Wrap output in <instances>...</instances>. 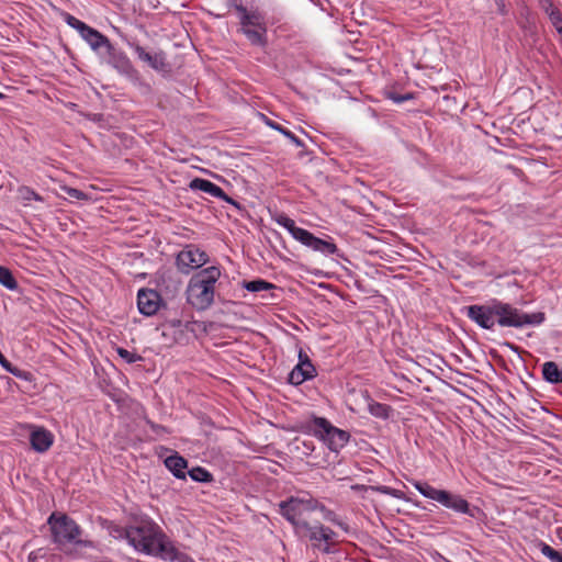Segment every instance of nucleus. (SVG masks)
Segmentation results:
<instances>
[{
  "label": "nucleus",
  "mask_w": 562,
  "mask_h": 562,
  "mask_svg": "<svg viewBox=\"0 0 562 562\" xmlns=\"http://www.w3.org/2000/svg\"><path fill=\"white\" fill-rule=\"evenodd\" d=\"M299 363L311 361L308 356L303 350H300L299 352Z\"/></svg>",
  "instance_id": "nucleus-45"
},
{
  "label": "nucleus",
  "mask_w": 562,
  "mask_h": 562,
  "mask_svg": "<svg viewBox=\"0 0 562 562\" xmlns=\"http://www.w3.org/2000/svg\"><path fill=\"white\" fill-rule=\"evenodd\" d=\"M273 221H276L279 225L283 226L288 229L291 236L300 241L302 245L313 249L314 251H318L323 255H334L338 251L337 246L322 238L316 237L311 232L297 227L295 222L290 218L288 215L283 213H278L272 216Z\"/></svg>",
  "instance_id": "nucleus-6"
},
{
  "label": "nucleus",
  "mask_w": 562,
  "mask_h": 562,
  "mask_svg": "<svg viewBox=\"0 0 562 562\" xmlns=\"http://www.w3.org/2000/svg\"><path fill=\"white\" fill-rule=\"evenodd\" d=\"M414 487L426 498L432 499L441 504L448 509L456 513L468 515L476 518L481 509L471 506L470 503L459 494L451 493L446 490H438L426 482L416 481Z\"/></svg>",
  "instance_id": "nucleus-5"
},
{
  "label": "nucleus",
  "mask_w": 562,
  "mask_h": 562,
  "mask_svg": "<svg viewBox=\"0 0 562 562\" xmlns=\"http://www.w3.org/2000/svg\"><path fill=\"white\" fill-rule=\"evenodd\" d=\"M60 557L44 548L34 550L29 555V562H59Z\"/></svg>",
  "instance_id": "nucleus-22"
},
{
  "label": "nucleus",
  "mask_w": 562,
  "mask_h": 562,
  "mask_svg": "<svg viewBox=\"0 0 562 562\" xmlns=\"http://www.w3.org/2000/svg\"><path fill=\"white\" fill-rule=\"evenodd\" d=\"M30 442L35 451L45 452L52 447L54 436L47 429L38 427L31 432Z\"/></svg>",
  "instance_id": "nucleus-16"
},
{
  "label": "nucleus",
  "mask_w": 562,
  "mask_h": 562,
  "mask_svg": "<svg viewBox=\"0 0 562 562\" xmlns=\"http://www.w3.org/2000/svg\"><path fill=\"white\" fill-rule=\"evenodd\" d=\"M146 423L156 434L167 432V428L161 425L155 424L151 420H146Z\"/></svg>",
  "instance_id": "nucleus-40"
},
{
  "label": "nucleus",
  "mask_w": 562,
  "mask_h": 562,
  "mask_svg": "<svg viewBox=\"0 0 562 562\" xmlns=\"http://www.w3.org/2000/svg\"><path fill=\"white\" fill-rule=\"evenodd\" d=\"M315 374V368L312 361L297 363L290 372L288 381L293 385H300L304 381L310 380Z\"/></svg>",
  "instance_id": "nucleus-17"
},
{
  "label": "nucleus",
  "mask_w": 562,
  "mask_h": 562,
  "mask_svg": "<svg viewBox=\"0 0 562 562\" xmlns=\"http://www.w3.org/2000/svg\"><path fill=\"white\" fill-rule=\"evenodd\" d=\"M72 29H76L81 35L89 29V25L77 19Z\"/></svg>",
  "instance_id": "nucleus-41"
},
{
  "label": "nucleus",
  "mask_w": 562,
  "mask_h": 562,
  "mask_svg": "<svg viewBox=\"0 0 562 562\" xmlns=\"http://www.w3.org/2000/svg\"><path fill=\"white\" fill-rule=\"evenodd\" d=\"M266 124L268 126H270L271 128L280 132L281 134H283L286 138H289L295 146L297 147H303L304 146V143L299 138L296 137L291 131L284 128L282 125H280L279 123L274 122V121H271L269 119L266 117Z\"/></svg>",
  "instance_id": "nucleus-25"
},
{
  "label": "nucleus",
  "mask_w": 562,
  "mask_h": 562,
  "mask_svg": "<svg viewBox=\"0 0 562 562\" xmlns=\"http://www.w3.org/2000/svg\"><path fill=\"white\" fill-rule=\"evenodd\" d=\"M368 409L372 416L382 418V419H387L391 416V413L393 411L390 405L382 404V403L374 402V401H371L368 404Z\"/></svg>",
  "instance_id": "nucleus-24"
},
{
  "label": "nucleus",
  "mask_w": 562,
  "mask_h": 562,
  "mask_svg": "<svg viewBox=\"0 0 562 562\" xmlns=\"http://www.w3.org/2000/svg\"><path fill=\"white\" fill-rule=\"evenodd\" d=\"M47 524L49 525L52 541L66 555L74 560L95 559L93 554L97 551L94 542L81 538L83 531L72 518L66 514L53 513L48 517Z\"/></svg>",
  "instance_id": "nucleus-2"
},
{
  "label": "nucleus",
  "mask_w": 562,
  "mask_h": 562,
  "mask_svg": "<svg viewBox=\"0 0 562 562\" xmlns=\"http://www.w3.org/2000/svg\"><path fill=\"white\" fill-rule=\"evenodd\" d=\"M0 366L9 373L13 374L16 378L29 380L30 373L19 369L18 367L12 366L10 361L2 355L0 351Z\"/></svg>",
  "instance_id": "nucleus-29"
},
{
  "label": "nucleus",
  "mask_w": 562,
  "mask_h": 562,
  "mask_svg": "<svg viewBox=\"0 0 562 562\" xmlns=\"http://www.w3.org/2000/svg\"><path fill=\"white\" fill-rule=\"evenodd\" d=\"M4 98H5V95L2 92H0V100L4 99Z\"/></svg>",
  "instance_id": "nucleus-47"
},
{
  "label": "nucleus",
  "mask_w": 562,
  "mask_h": 562,
  "mask_svg": "<svg viewBox=\"0 0 562 562\" xmlns=\"http://www.w3.org/2000/svg\"><path fill=\"white\" fill-rule=\"evenodd\" d=\"M541 553L547 557L551 562H562V552L553 549L551 546L540 542Z\"/></svg>",
  "instance_id": "nucleus-31"
},
{
  "label": "nucleus",
  "mask_w": 562,
  "mask_h": 562,
  "mask_svg": "<svg viewBox=\"0 0 562 562\" xmlns=\"http://www.w3.org/2000/svg\"><path fill=\"white\" fill-rule=\"evenodd\" d=\"M166 468L177 477L180 480H186L187 472L186 469L188 468V461L180 456L178 452H175L173 454L167 457L164 461Z\"/></svg>",
  "instance_id": "nucleus-19"
},
{
  "label": "nucleus",
  "mask_w": 562,
  "mask_h": 562,
  "mask_svg": "<svg viewBox=\"0 0 562 562\" xmlns=\"http://www.w3.org/2000/svg\"><path fill=\"white\" fill-rule=\"evenodd\" d=\"M0 283L11 291L18 290L19 288L18 281L12 272L3 266H0Z\"/></svg>",
  "instance_id": "nucleus-27"
},
{
  "label": "nucleus",
  "mask_w": 562,
  "mask_h": 562,
  "mask_svg": "<svg viewBox=\"0 0 562 562\" xmlns=\"http://www.w3.org/2000/svg\"><path fill=\"white\" fill-rule=\"evenodd\" d=\"M67 194L70 196V198H74V199H77V200H83L87 198L86 193H83L82 191L78 190V189H75V188H65Z\"/></svg>",
  "instance_id": "nucleus-39"
},
{
  "label": "nucleus",
  "mask_w": 562,
  "mask_h": 562,
  "mask_svg": "<svg viewBox=\"0 0 562 562\" xmlns=\"http://www.w3.org/2000/svg\"><path fill=\"white\" fill-rule=\"evenodd\" d=\"M496 324L502 327L520 328L525 325H539L544 321L543 313L526 314L508 303L496 301Z\"/></svg>",
  "instance_id": "nucleus-7"
},
{
  "label": "nucleus",
  "mask_w": 562,
  "mask_h": 562,
  "mask_svg": "<svg viewBox=\"0 0 562 562\" xmlns=\"http://www.w3.org/2000/svg\"><path fill=\"white\" fill-rule=\"evenodd\" d=\"M226 4L229 8H234L239 13V18L250 13V11H248L239 0H226Z\"/></svg>",
  "instance_id": "nucleus-36"
},
{
  "label": "nucleus",
  "mask_w": 562,
  "mask_h": 562,
  "mask_svg": "<svg viewBox=\"0 0 562 562\" xmlns=\"http://www.w3.org/2000/svg\"><path fill=\"white\" fill-rule=\"evenodd\" d=\"M322 529V524L317 522L311 525L308 522L300 525V528L295 531L300 537L307 538L312 541L313 547L318 548L322 551L321 542L324 541V535Z\"/></svg>",
  "instance_id": "nucleus-18"
},
{
  "label": "nucleus",
  "mask_w": 562,
  "mask_h": 562,
  "mask_svg": "<svg viewBox=\"0 0 562 562\" xmlns=\"http://www.w3.org/2000/svg\"><path fill=\"white\" fill-rule=\"evenodd\" d=\"M548 18H549L551 24L557 30V32L562 36V13H561V11L558 9L557 11L551 12V14L548 15Z\"/></svg>",
  "instance_id": "nucleus-35"
},
{
  "label": "nucleus",
  "mask_w": 562,
  "mask_h": 562,
  "mask_svg": "<svg viewBox=\"0 0 562 562\" xmlns=\"http://www.w3.org/2000/svg\"><path fill=\"white\" fill-rule=\"evenodd\" d=\"M105 59L109 65L123 75H132L134 72L133 65L126 54L115 48L111 42L104 47Z\"/></svg>",
  "instance_id": "nucleus-12"
},
{
  "label": "nucleus",
  "mask_w": 562,
  "mask_h": 562,
  "mask_svg": "<svg viewBox=\"0 0 562 562\" xmlns=\"http://www.w3.org/2000/svg\"><path fill=\"white\" fill-rule=\"evenodd\" d=\"M220 277L221 270L216 266L204 268L195 273L188 284V303L199 311L207 310L214 302V285Z\"/></svg>",
  "instance_id": "nucleus-3"
},
{
  "label": "nucleus",
  "mask_w": 562,
  "mask_h": 562,
  "mask_svg": "<svg viewBox=\"0 0 562 562\" xmlns=\"http://www.w3.org/2000/svg\"><path fill=\"white\" fill-rule=\"evenodd\" d=\"M190 188L192 190H200V191L205 192L212 196H215L223 201H226L227 203H231V204L235 205L236 207H239V204L235 200L229 198L221 187L211 182L210 180L202 179V178H194L190 182Z\"/></svg>",
  "instance_id": "nucleus-14"
},
{
  "label": "nucleus",
  "mask_w": 562,
  "mask_h": 562,
  "mask_svg": "<svg viewBox=\"0 0 562 562\" xmlns=\"http://www.w3.org/2000/svg\"><path fill=\"white\" fill-rule=\"evenodd\" d=\"M387 98L394 101L395 103H402L404 101L413 99V94L406 93V94H400L395 91H389L386 93Z\"/></svg>",
  "instance_id": "nucleus-37"
},
{
  "label": "nucleus",
  "mask_w": 562,
  "mask_h": 562,
  "mask_svg": "<svg viewBox=\"0 0 562 562\" xmlns=\"http://www.w3.org/2000/svg\"><path fill=\"white\" fill-rule=\"evenodd\" d=\"M119 356L124 359L127 363H135L137 361L143 360L142 356L135 352H131L124 348H117Z\"/></svg>",
  "instance_id": "nucleus-34"
},
{
  "label": "nucleus",
  "mask_w": 562,
  "mask_h": 562,
  "mask_svg": "<svg viewBox=\"0 0 562 562\" xmlns=\"http://www.w3.org/2000/svg\"><path fill=\"white\" fill-rule=\"evenodd\" d=\"M521 27L524 31V37H525L526 43L529 46L535 45L536 42L538 41V33L536 30V25L533 23L526 22L525 24L521 25Z\"/></svg>",
  "instance_id": "nucleus-30"
},
{
  "label": "nucleus",
  "mask_w": 562,
  "mask_h": 562,
  "mask_svg": "<svg viewBox=\"0 0 562 562\" xmlns=\"http://www.w3.org/2000/svg\"><path fill=\"white\" fill-rule=\"evenodd\" d=\"M301 429L303 432L312 435L322 440L330 451L338 452L350 439V434L339 429L330 424L325 417L313 415L305 420Z\"/></svg>",
  "instance_id": "nucleus-4"
},
{
  "label": "nucleus",
  "mask_w": 562,
  "mask_h": 562,
  "mask_svg": "<svg viewBox=\"0 0 562 562\" xmlns=\"http://www.w3.org/2000/svg\"><path fill=\"white\" fill-rule=\"evenodd\" d=\"M240 30L247 40L255 46L267 45V25L263 15L258 11L240 16Z\"/></svg>",
  "instance_id": "nucleus-9"
},
{
  "label": "nucleus",
  "mask_w": 562,
  "mask_h": 562,
  "mask_svg": "<svg viewBox=\"0 0 562 562\" xmlns=\"http://www.w3.org/2000/svg\"><path fill=\"white\" fill-rule=\"evenodd\" d=\"M81 36L88 42L93 50L104 48L110 42L106 36L90 26L83 34H81Z\"/></svg>",
  "instance_id": "nucleus-20"
},
{
  "label": "nucleus",
  "mask_w": 562,
  "mask_h": 562,
  "mask_svg": "<svg viewBox=\"0 0 562 562\" xmlns=\"http://www.w3.org/2000/svg\"><path fill=\"white\" fill-rule=\"evenodd\" d=\"M321 531H323L324 542H325V546L322 548V552L328 554L331 552L330 543H331V540L334 539V537L336 536V533L330 528L325 527L324 525H322Z\"/></svg>",
  "instance_id": "nucleus-33"
},
{
  "label": "nucleus",
  "mask_w": 562,
  "mask_h": 562,
  "mask_svg": "<svg viewBox=\"0 0 562 562\" xmlns=\"http://www.w3.org/2000/svg\"><path fill=\"white\" fill-rule=\"evenodd\" d=\"M263 299H271L273 300L274 299V294L273 293H270L269 295H262Z\"/></svg>",
  "instance_id": "nucleus-46"
},
{
  "label": "nucleus",
  "mask_w": 562,
  "mask_h": 562,
  "mask_svg": "<svg viewBox=\"0 0 562 562\" xmlns=\"http://www.w3.org/2000/svg\"><path fill=\"white\" fill-rule=\"evenodd\" d=\"M160 294L151 289H140L137 293V306L139 313L145 316L155 315L160 306Z\"/></svg>",
  "instance_id": "nucleus-13"
},
{
  "label": "nucleus",
  "mask_w": 562,
  "mask_h": 562,
  "mask_svg": "<svg viewBox=\"0 0 562 562\" xmlns=\"http://www.w3.org/2000/svg\"><path fill=\"white\" fill-rule=\"evenodd\" d=\"M137 57L144 63L148 64L153 69L160 72H168L170 70L169 64L166 61V57L164 53H155L150 54L145 50L140 45H136L134 47Z\"/></svg>",
  "instance_id": "nucleus-15"
},
{
  "label": "nucleus",
  "mask_w": 562,
  "mask_h": 562,
  "mask_svg": "<svg viewBox=\"0 0 562 562\" xmlns=\"http://www.w3.org/2000/svg\"><path fill=\"white\" fill-rule=\"evenodd\" d=\"M543 379L553 384L562 383V369L553 361H547L542 366Z\"/></svg>",
  "instance_id": "nucleus-21"
},
{
  "label": "nucleus",
  "mask_w": 562,
  "mask_h": 562,
  "mask_svg": "<svg viewBox=\"0 0 562 562\" xmlns=\"http://www.w3.org/2000/svg\"><path fill=\"white\" fill-rule=\"evenodd\" d=\"M207 261V254L194 247H187L176 258L177 267L182 273H189L192 269L199 268Z\"/></svg>",
  "instance_id": "nucleus-10"
},
{
  "label": "nucleus",
  "mask_w": 562,
  "mask_h": 562,
  "mask_svg": "<svg viewBox=\"0 0 562 562\" xmlns=\"http://www.w3.org/2000/svg\"><path fill=\"white\" fill-rule=\"evenodd\" d=\"M194 482L209 483L213 481V475L201 467L192 468L187 473Z\"/></svg>",
  "instance_id": "nucleus-28"
},
{
  "label": "nucleus",
  "mask_w": 562,
  "mask_h": 562,
  "mask_svg": "<svg viewBox=\"0 0 562 562\" xmlns=\"http://www.w3.org/2000/svg\"><path fill=\"white\" fill-rule=\"evenodd\" d=\"M317 509H319L324 513V518L326 520L337 525L345 532H347V533L350 532V526L348 524H346L345 521L340 520L333 510L327 509L323 504H319V503H318Z\"/></svg>",
  "instance_id": "nucleus-26"
},
{
  "label": "nucleus",
  "mask_w": 562,
  "mask_h": 562,
  "mask_svg": "<svg viewBox=\"0 0 562 562\" xmlns=\"http://www.w3.org/2000/svg\"><path fill=\"white\" fill-rule=\"evenodd\" d=\"M496 301L487 305H471L467 307V316L484 329H492L496 324Z\"/></svg>",
  "instance_id": "nucleus-11"
},
{
  "label": "nucleus",
  "mask_w": 562,
  "mask_h": 562,
  "mask_svg": "<svg viewBox=\"0 0 562 562\" xmlns=\"http://www.w3.org/2000/svg\"><path fill=\"white\" fill-rule=\"evenodd\" d=\"M539 7L546 12L547 15H550L551 12L558 10L552 0H539Z\"/></svg>",
  "instance_id": "nucleus-38"
},
{
  "label": "nucleus",
  "mask_w": 562,
  "mask_h": 562,
  "mask_svg": "<svg viewBox=\"0 0 562 562\" xmlns=\"http://www.w3.org/2000/svg\"><path fill=\"white\" fill-rule=\"evenodd\" d=\"M243 286L249 292L273 291L277 285L262 279L244 281Z\"/></svg>",
  "instance_id": "nucleus-23"
},
{
  "label": "nucleus",
  "mask_w": 562,
  "mask_h": 562,
  "mask_svg": "<svg viewBox=\"0 0 562 562\" xmlns=\"http://www.w3.org/2000/svg\"><path fill=\"white\" fill-rule=\"evenodd\" d=\"M496 4L497 12L502 15L507 13L505 1L504 0H494Z\"/></svg>",
  "instance_id": "nucleus-42"
},
{
  "label": "nucleus",
  "mask_w": 562,
  "mask_h": 562,
  "mask_svg": "<svg viewBox=\"0 0 562 562\" xmlns=\"http://www.w3.org/2000/svg\"><path fill=\"white\" fill-rule=\"evenodd\" d=\"M18 193L20 195V198L25 201V202H29L31 200H35V201H38V202H43L44 199L43 196H41L37 192H35L32 188L30 187H26V186H22L18 189Z\"/></svg>",
  "instance_id": "nucleus-32"
},
{
  "label": "nucleus",
  "mask_w": 562,
  "mask_h": 562,
  "mask_svg": "<svg viewBox=\"0 0 562 562\" xmlns=\"http://www.w3.org/2000/svg\"><path fill=\"white\" fill-rule=\"evenodd\" d=\"M281 515L294 527L296 531L300 525L307 522L304 519V514L317 509L318 502L308 498L303 499L299 497H290L279 504Z\"/></svg>",
  "instance_id": "nucleus-8"
},
{
  "label": "nucleus",
  "mask_w": 562,
  "mask_h": 562,
  "mask_svg": "<svg viewBox=\"0 0 562 562\" xmlns=\"http://www.w3.org/2000/svg\"><path fill=\"white\" fill-rule=\"evenodd\" d=\"M65 21L67 22V24L69 26H74L75 25V22L77 21V18H75L74 15L69 14V13H66L65 15Z\"/></svg>",
  "instance_id": "nucleus-44"
},
{
  "label": "nucleus",
  "mask_w": 562,
  "mask_h": 562,
  "mask_svg": "<svg viewBox=\"0 0 562 562\" xmlns=\"http://www.w3.org/2000/svg\"><path fill=\"white\" fill-rule=\"evenodd\" d=\"M126 539L137 551L160 558L169 562H193L186 553L180 552L173 542L164 533L158 525L142 520L126 530Z\"/></svg>",
  "instance_id": "nucleus-1"
},
{
  "label": "nucleus",
  "mask_w": 562,
  "mask_h": 562,
  "mask_svg": "<svg viewBox=\"0 0 562 562\" xmlns=\"http://www.w3.org/2000/svg\"><path fill=\"white\" fill-rule=\"evenodd\" d=\"M378 490L383 492V493H385V494L397 496V491L396 490H392L391 487L382 486V487H379Z\"/></svg>",
  "instance_id": "nucleus-43"
}]
</instances>
